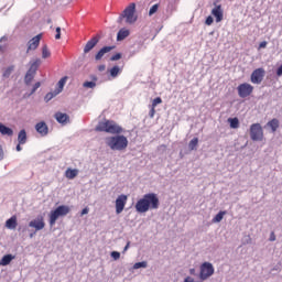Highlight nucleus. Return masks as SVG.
Instances as JSON below:
<instances>
[{
    "instance_id": "obj_21",
    "label": "nucleus",
    "mask_w": 282,
    "mask_h": 282,
    "mask_svg": "<svg viewBox=\"0 0 282 282\" xmlns=\"http://www.w3.org/2000/svg\"><path fill=\"white\" fill-rule=\"evenodd\" d=\"M19 144H25L28 142V132L25 130H21L18 134Z\"/></svg>"
},
{
    "instance_id": "obj_53",
    "label": "nucleus",
    "mask_w": 282,
    "mask_h": 282,
    "mask_svg": "<svg viewBox=\"0 0 282 282\" xmlns=\"http://www.w3.org/2000/svg\"><path fill=\"white\" fill-rule=\"evenodd\" d=\"M34 235H36V232L30 234V239H32L34 237Z\"/></svg>"
},
{
    "instance_id": "obj_1",
    "label": "nucleus",
    "mask_w": 282,
    "mask_h": 282,
    "mask_svg": "<svg viewBox=\"0 0 282 282\" xmlns=\"http://www.w3.org/2000/svg\"><path fill=\"white\" fill-rule=\"evenodd\" d=\"M137 213H149V210H158L160 208V198L155 193L143 195L134 206Z\"/></svg>"
},
{
    "instance_id": "obj_3",
    "label": "nucleus",
    "mask_w": 282,
    "mask_h": 282,
    "mask_svg": "<svg viewBox=\"0 0 282 282\" xmlns=\"http://www.w3.org/2000/svg\"><path fill=\"white\" fill-rule=\"evenodd\" d=\"M96 131H104L105 133L119 135V133L122 132V127L118 126L115 121L106 120L98 123Z\"/></svg>"
},
{
    "instance_id": "obj_2",
    "label": "nucleus",
    "mask_w": 282,
    "mask_h": 282,
    "mask_svg": "<svg viewBox=\"0 0 282 282\" xmlns=\"http://www.w3.org/2000/svg\"><path fill=\"white\" fill-rule=\"evenodd\" d=\"M106 144L111 151H124L129 147V140L124 135H115L106 138Z\"/></svg>"
},
{
    "instance_id": "obj_43",
    "label": "nucleus",
    "mask_w": 282,
    "mask_h": 282,
    "mask_svg": "<svg viewBox=\"0 0 282 282\" xmlns=\"http://www.w3.org/2000/svg\"><path fill=\"white\" fill-rule=\"evenodd\" d=\"M149 116H150V118H154L155 117V107H153V106L151 107Z\"/></svg>"
},
{
    "instance_id": "obj_29",
    "label": "nucleus",
    "mask_w": 282,
    "mask_h": 282,
    "mask_svg": "<svg viewBox=\"0 0 282 282\" xmlns=\"http://www.w3.org/2000/svg\"><path fill=\"white\" fill-rule=\"evenodd\" d=\"M230 129H239V118L235 117V118H229L228 119Z\"/></svg>"
},
{
    "instance_id": "obj_18",
    "label": "nucleus",
    "mask_w": 282,
    "mask_h": 282,
    "mask_svg": "<svg viewBox=\"0 0 282 282\" xmlns=\"http://www.w3.org/2000/svg\"><path fill=\"white\" fill-rule=\"evenodd\" d=\"M54 118L59 122V124H67V122H69V115L67 113L56 112Z\"/></svg>"
},
{
    "instance_id": "obj_17",
    "label": "nucleus",
    "mask_w": 282,
    "mask_h": 282,
    "mask_svg": "<svg viewBox=\"0 0 282 282\" xmlns=\"http://www.w3.org/2000/svg\"><path fill=\"white\" fill-rule=\"evenodd\" d=\"M111 50H116V46H104L95 56L96 61H100L102 58V56H105L106 54H109V52H111Z\"/></svg>"
},
{
    "instance_id": "obj_26",
    "label": "nucleus",
    "mask_w": 282,
    "mask_h": 282,
    "mask_svg": "<svg viewBox=\"0 0 282 282\" xmlns=\"http://www.w3.org/2000/svg\"><path fill=\"white\" fill-rule=\"evenodd\" d=\"M12 259H14V257L12 254H6L0 260V265H10V263L12 262Z\"/></svg>"
},
{
    "instance_id": "obj_16",
    "label": "nucleus",
    "mask_w": 282,
    "mask_h": 282,
    "mask_svg": "<svg viewBox=\"0 0 282 282\" xmlns=\"http://www.w3.org/2000/svg\"><path fill=\"white\" fill-rule=\"evenodd\" d=\"M35 131H37L40 135L44 137V135H47L50 129L47 128V123H45L44 121H41L35 124Z\"/></svg>"
},
{
    "instance_id": "obj_25",
    "label": "nucleus",
    "mask_w": 282,
    "mask_h": 282,
    "mask_svg": "<svg viewBox=\"0 0 282 282\" xmlns=\"http://www.w3.org/2000/svg\"><path fill=\"white\" fill-rule=\"evenodd\" d=\"M228 212L226 210H220L213 219V224H219L223 219H224V216L227 215Z\"/></svg>"
},
{
    "instance_id": "obj_4",
    "label": "nucleus",
    "mask_w": 282,
    "mask_h": 282,
    "mask_svg": "<svg viewBox=\"0 0 282 282\" xmlns=\"http://www.w3.org/2000/svg\"><path fill=\"white\" fill-rule=\"evenodd\" d=\"M122 19H126V23L133 24L138 21L135 15V3H130L118 18V23H122Z\"/></svg>"
},
{
    "instance_id": "obj_14",
    "label": "nucleus",
    "mask_w": 282,
    "mask_h": 282,
    "mask_svg": "<svg viewBox=\"0 0 282 282\" xmlns=\"http://www.w3.org/2000/svg\"><path fill=\"white\" fill-rule=\"evenodd\" d=\"M216 7L212 10L213 17L216 19V23H221L224 21V10L221 9V4H215Z\"/></svg>"
},
{
    "instance_id": "obj_7",
    "label": "nucleus",
    "mask_w": 282,
    "mask_h": 282,
    "mask_svg": "<svg viewBox=\"0 0 282 282\" xmlns=\"http://www.w3.org/2000/svg\"><path fill=\"white\" fill-rule=\"evenodd\" d=\"M215 274V268L210 262H204L200 265V273H199V279L200 281H206L207 279H210Z\"/></svg>"
},
{
    "instance_id": "obj_22",
    "label": "nucleus",
    "mask_w": 282,
    "mask_h": 282,
    "mask_svg": "<svg viewBox=\"0 0 282 282\" xmlns=\"http://www.w3.org/2000/svg\"><path fill=\"white\" fill-rule=\"evenodd\" d=\"M130 32L127 29H121L119 30L118 34H117V41H124V39H127V36H129Z\"/></svg>"
},
{
    "instance_id": "obj_38",
    "label": "nucleus",
    "mask_w": 282,
    "mask_h": 282,
    "mask_svg": "<svg viewBox=\"0 0 282 282\" xmlns=\"http://www.w3.org/2000/svg\"><path fill=\"white\" fill-rule=\"evenodd\" d=\"M54 96L55 95L53 93L46 94L44 97L45 102H50V100H52V98H54Z\"/></svg>"
},
{
    "instance_id": "obj_46",
    "label": "nucleus",
    "mask_w": 282,
    "mask_h": 282,
    "mask_svg": "<svg viewBox=\"0 0 282 282\" xmlns=\"http://www.w3.org/2000/svg\"><path fill=\"white\" fill-rule=\"evenodd\" d=\"M269 240L276 241V236L274 235V231L271 232Z\"/></svg>"
},
{
    "instance_id": "obj_34",
    "label": "nucleus",
    "mask_w": 282,
    "mask_h": 282,
    "mask_svg": "<svg viewBox=\"0 0 282 282\" xmlns=\"http://www.w3.org/2000/svg\"><path fill=\"white\" fill-rule=\"evenodd\" d=\"M148 263L147 261L137 262L133 264V270H140V268H147Z\"/></svg>"
},
{
    "instance_id": "obj_48",
    "label": "nucleus",
    "mask_w": 282,
    "mask_h": 282,
    "mask_svg": "<svg viewBox=\"0 0 282 282\" xmlns=\"http://www.w3.org/2000/svg\"><path fill=\"white\" fill-rule=\"evenodd\" d=\"M276 76H282V65L276 69Z\"/></svg>"
},
{
    "instance_id": "obj_44",
    "label": "nucleus",
    "mask_w": 282,
    "mask_h": 282,
    "mask_svg": "<svg viewBox=\"0 0 282 282\" xmlns=\"http://www.w3.org/2000/svg\"><path fill=\"white\" fill-rule=\"evenodd\" d=\"M265 47H268V42L263 41V42H261V43L259 44V48H260V50H263V48H265Z\"/></svg>"
},
{
    "instance_id": "obj_47",
    "label": "nucleus",
    "mask_w": 282,
    "mask_h": 282,
    "mask_svg": "<svg viewBox=\"0 0 282 282\" xmlns=\"http://www.w3.org/2000/svg\"><path fill=\"white\" fill-rule=\"evenodd\" d=\"M107 69V66L105 64L98 66L99 72H105Z\"/></svg>"
},
{
    "instance_id": "obj_40",
    "label": "nucleus",
    "mask_w": 282,
    "mask_h": 282,
    "mask_svg": "<svg viewBox=\"0 0 282 282\" xmlns=\"http://www.w3.org/2000/svg\"><path fill=\"white\" fill-rule=\"evenodd\" d=\"M39 87H41L40 82H37V83L34 84V86H33V88H32V90H31V93H30V96H32V94H34V93L36 91V89H39Z\"/></svg>"
},
{
    "instance_id": "obj_33",
    "label": "nucleus",
    "mask_w": 282,
    "mask_h": 282,
    "mask_svg": "<svg viewBox=\"0 0 282 282\" xmlns=\"http://www.w3.org/2000/svg\"><path fill=\"white\" fill-rule=\"evenodd\" d=\"M158 10H160V4L152 6L149 10V17H153V14H155V12H158Z\"/></svg>"
},
{
    "instance_id": "obj_15",
    "label": "nucleus",
    "mask_w": 282,
    "mask_h": 282,
    "mask_svg": "<svg viewBox=\"0 0 282 282\" xmlns=\"http://www.w3.org/2000/svg\"><path fill=\"white\" fill-rule=\"evenodd\" d=\"M98 41H100L98 36L90 39L84 47V54H89V52H91V50H94L96 45H98Z\"/></svg>"
},
{
    "instance_id": "obj_28",
    "label": "nucleus",
    "mask_w": 282,
    "mask_h": 282,
    "mask_svg": "<svg viewBox=\"0 0 282 282\" xmlns=\"http://www.w3.org/2000/svg\"><path fill=\"white\" fill-rule=\"evenodd\" d=\"M122 70L120 69L119 66H113L112 68L109 69V74L111 76V78H118V75L121 73Z\"/></svg>"
},
{
    "instance_id": "obj_27",
    "label": "nucleus",
    "mask_w": 282,
    "mask_h": 282,
    "mask_svg": "<svg viewBox=\"0 0 282 282\" xmlns=\"http://www.w3.org/2000/svg\"><path fill=\"white\" fill-rule=\"evenodd\" d=\"M197 144H199V139L198 138L192 139L188 143L189 151H197Z\"/></svg>"
},
{
    "instance_id": "obj_39",
    "label": "nucleus",
    "mask_w": 282,
    "mask_h": 282,
    "mask_svg": "<svg viewBox=\"0 0 282 282\" xmlns=\"http://www.w3.org/2000/svg\"><path fill=\"white\" fill-rule=\"evenodd\" d=\"M122 58V54L117 53L110 57V61H120Z\"/></svg>"
},
{
    "instance_id": "obj_37",
    "label": "nucleus",
    "mask_w": 282,
    "mask_h": 282,
    "mask_svg": "<svg viewBox=\"0 0 282 282\" xmlns=\"http://www.w3.org/2000/svg\"><path fill=\"white\" fill-rule=\"evenodd\" d=\"M110 256L115 261H118V259H120V252L118 251H112Z\"/></svg>"
},
{
    "instance_id": "obj_24",
    "label": "nucleus",
    "mask_w": 282,
    "mask_h": 282,
    "mask_svg": "<svg viewBox=\"0 0 282 282\" xmlns=\"http://www.w3.org/2000/svg\"><path fill=\"white\" fill-rule=\"evenodd\" d=\"M267 127H270L271 131L275 133L276 129H279V119H272L267 123Z\"/></svg>"
},
{
    "instance_id": "obj_19",
    "label": "nucleus",
    "mask_w": 282,
    "mask_h": 282,
    "mask_svg": "<svg viewBox=\"0 0 282 282\" xmlns=\"http://www.w3.org/2000/svg\"><path fill=\"white\" fill-rule=\"evenodd\" d=\"M17 226H18L17 216H12L6 221V228H8L9 230H14Z\"/></svg>"
},
{
    "instance_id": "obj_49",
    "label": "nucleus",
    "mask_w": 282,
    "mask_h": 282,
    "mask_svg": "<svg viewBox=\"0 0 282 282\" xmlns=\"http://www.w3.org/2000/svg\"><path fill=\"white\" fill-rule=\"evenodd\" d=\"M129 246H131V242H127L126 247L123 248V252H127L129 250Z\"/></svg>"
},
{
    "instance_id": "obj_8",
    "label": "nucleus",
    "mask_w": 282,
    "mask_h": 282,
    "mask_svg": "<svg viewBox=\"0 0 282 282\" xmlns=\"http://www.w3.org/2000/svg\"><path fill=\"white\" fill-rule=\"evenodd\" d=\"M39 65H41V59H36L35 62H33L31 64L29 70L25 74V77H24L25 85H30V83H32V80H34V76H36Z\"/></svg>"
},
{
    "instance_id": "obj_50",
    "label": "nucleus",
    "mask_w": 282,
    "mask_h": 282,
    "mask_svg": "<svg viewBox=\"0 0 282 282\" xmlns=\"http://www.w3.org/2000/svg\"><path fill=\"white\" fill-rule=\"evenodd\" d=\"M0 160H3V149L0 145Z\"/></svg>"
},
{
    "instance_id": "obj_36",
    "label": "nucleus",
    "mask_w": 282,
    "mask_h": 282,
    "mask_svg": "<svg viewBox=\"0 0 282 282\" xmlns=\"http://www.w3.org/2000/svg\"><path fill=\"white\" fill-rule=\"evenodd\" d=\"M158 105H162V98L161 97H156L153 101H152V107H158Z\"/></svg>"
},
{
    "instance_id": "obj_6",
    "label": "nucleus",
    "mask_w": 282,
    "mask_h": 282,
    "mask_svg": "<svg viewBox=\"0 0 282 282\" xmlns=\"http://www.w3.org/2000/svg\"><path fill=\"white\" fill-rule=\"evenodd\" d=\"M250 138L253 142H261L263 140V128L261 123H252L250 126Z\"/></svg>"
},
{
    "instance_id": "obj_51",
    "label": "nucleus",
    "mask_w": 282,
    "mask_h": 282,
    "mask_svg": "<svg viewBox=\"0 0 282 282\" xmlns=\"http://www.w3.org/2000/svg\"><path fill=\"white\" fill-rule=\"evenodd\" d=\"M15 149L17 151H22L23 148H21V143H19Z\"/></svg>"
},
{
    "instance_id": "obj_52",
    "label": "nucleus",
    "mask_w": 282,
    "mask_h": 282,
    "mask_svg": "<svg viewBox=\"0 0 282 282\" xmlns=\"http://www.w3.org/2000/svg\"><path fill=\"white\" fill-rule=\"evenodd\" d=\"M0 41H8L6 36L1 37Z\"/></svg>"
},
{
    "instance_id": "obj_23",
    "label": "nucleus",
    "mask_w": 282,
    "mask_h": 282,
    "mask_svg": "<svg viewBox=\"0 0 282 282\" xmlns=\"http://www.w3.org/2000/svg\"><path fill=\"white\" fill-rule=\"evenodd\" d=\"M77 176L78 170L67 169L65 172V177H67V180H74Z\"/></svg>"
},
{
    "instance_id": "obj_35",
    "label": "nucleus",
    "mask_w": 282,
    "mask_h": 282,
    "mask_svg": "<svg viewBox=\"0 0 282 282\" xmlns=\"http://www.w3.org/2000/svg\"><path fill=\"white\" fill-rule=\"evenodd\" d=\"M84 87H86V89H94V87H96V83L95 82H85Z\"/></svg>"
},
{
    "instance_id": "obj_45",
    "label": "nucleus",
    "mask_w": 282,
    "mask_h": 282,
    "mask_svg": "<svg viewBox=\"0 0 282 282\" xmlns=\"http://www.w3.org/2000/svg\"><path fill=\"white\" fill-rule=\"evenodd\" d=\"M88 214H89V207H85V208L82 210V213H80L82 217H83V215H88Z\"/></svg>"
},
{
    "instance_id": "obj_12",
    "label": "nucleus",
    "mask_w": 282,
    "mask_h": 282,
    "mask_svg": "<svg viewBox=\"0 0 282 282\" xmlns=\"http://www.w3.org/2000/svg\"><path fill=\"white\" fill-rule=\"evenodd\" d=\"M30 228H34L35 232H39V230H43L45 228V218L43 216L37 217L36 219H33L29 223Z\"/></svg>"
},
{
    "instance_id": "obj_32",
    "label": "nucleus",
    "mask_w": 282,
    "mask_h": 282,
    "mask_svg": "<svg viewBox=\"0 0 282 282\" xmlns=\"http://www.w3.org/2000/svg\"><path fill=\"white\" fill-rule=\"evenodd\" d=\"M65 83H67V77H63L62 79H59L57 84L59 87V90L57 91V94H61V91H63V87H65Z\"/></svg>"
},
{
    "instance_id": "obj_20",
    "label": "nucleus",
    "mask_w": 282,
    "mask_h": 282,
    "mask_svg": "<svg viewBox=\"0 0 282 282\" xmlns=\"http://www.w3.org/2000/svg\"><path fill=\"white\" fill-rule=\"evenodd\" d=\"M0 133L2 135H14V131L11 128L6 127L0 122Z\"/></svg>"
},
{
    "instance_id": "obj_54",
    "label": "nucleus",
    "mask_w": 282,
    "mask_h": 282,
    "mask_svg": "<svg viewBox=\"0 0 282 282\" xmlns=\"http://www.w3.org/2000/svg\"><path fill=\"white\" fill-rule=\"evenodd\" d=\"M0 52H3V46H0Z\"/></svg>"
},
{
    "instance_id": "obj_5",
    "label": "nucleus",
    "mask_w": 282,
    "mask_h": 282,
    "mask_svg": "<svg viewBox=\"0 0 282 282\" xmlns=\"http://www.w3.org/2000/svg\"><path fill=\"white\" fill-rule=\"evenodd\" d=\"M72 213V208L67 205H61L54 210L50 213V226H55L56 221L58 220V217H66V215H69Z\"/></svg>"
},
{
    "instance_id": "obj_42",
    "label": "nucleus",
    "mask_w": 282,
    "mask_h": 282,
    "mask_svg": "<svg viewBox=\"0 0 282 282\" xmlns=\"http://www.w3.org/2000/svg\"><path fill=\"white\" fill-rule=\"evenodd\" d=\"M213 22H214L213 17L208 15L207 19H206V21H205V23H206L207 25H213Z\"/></svg>"
},
{
    "instance_id": "obj_9",
    "label": "nucleus",
    "mask_w": 282,
    "mask_h": 282,
    "mask_svg": "<svg viewBox=\"0 0 282 282\" xmlns=\"http://www.w3.org/2000/svg\"><path fill=\"white\" fill-rule=\"evenodd\" d=\"M239 98H248L254 91V86L250 85L249 83L240 84L237 87Z\"/></svg>"
},
{
    "instance_id": "obj_11",
    "label": "nucleus",
    "mask_w": 282,
    "mask_h": 282,
    "mask_svg": "<svg viewBox=\"0 0 282 282\" xmlns=\"http://www.w3.org/2000/svg\"><path fill=\"white\" fill-rule=\"evenodd\" d=\"M127 199L128 197L124 194H121L117 197L115 202V208H116L117 215H120L122 210H124V207L127 206Z\"/></svg>"
},
{
    "instance_id": "obj_30",
    "label": "nucleus",
    "mask_w": 282,
    "mask_h": 282,
    "mask_svg": "<svg viewBox=\"0 0 282 282\" xmlns=\"http://www.w3.org/2000/svg\"><path fill=\"white\" fill-rule=\"evenodd\" d=\"M12 72H14V65H11L3 70V74H2L3 78H10V76L12 75Z\"/></svg>"
},
{
    "instance_id": "obj_13",
    "label": "nucleus",
    "mask_w": 282,
    "mask_h": 282,
    "mask_svg": "<svg viewBox=\"0 0 282 282\" xmlns=\"http://www.w3.org/2000/svg\"><path fill=\"white\" fill-rule=\"evenodd\" d=\"M41 39H43V34H37L33 39H31L28 43V50L26 52H32L41 45Z\"/></svg>"
},
{
    "instance_id": "obj_41",
    "label": "nucleus",
    "mask_w": 282,
    "mask_h": 282,
    "mask_svg": "<svg viewBox=\"0 0 282 282\" xmlns=\"http://www.w3.org/2000/svg\"><path fill=\"white\" fill-rule=\"evenodd\" d=\"M55 31H56L55 39H56V41H58V40H61V26H57Z\"/></svg>"
},
{
    "instance_id": "obj_10",
    "label": "nucleus",
    "mask_w": 282,
    "mask_h": 282,
    "mask_svg": "<svg viewBox=\"0 0 282 282\" xmlns=\"http://www.w3.org/2000/svg\"><path fill=\"white\" fill-rule=\"evenodd\" d=\"M265 78V69L257 68L251 73L250 80L253 85H261Z\"/></svg>"
},
{
    "instance_id": "obj_31",
    "label": "nucleus",
    "mask_w": 282,
    "mask_h": 282,
    "mask_svg": "<svg viewBox=\"0 0 282 282\" xmlns=\"http://www.w3.org/2000/svg\"><path fill=\"white\" fill-rule=\"evenodd\" d=\"M52 56V53L50 52V48H47V45H44L42 47V58H50Z\"/></svg>"
}]
</instances>
